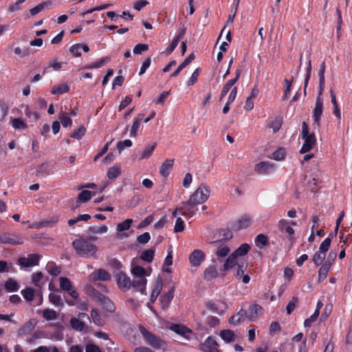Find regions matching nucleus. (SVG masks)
Wrapping results in <instances>:
<instances>
[{"label":"nucleus","instance_id":"f257e3e1","mask_svg":"<svg viewBox=\"0 0 352 352\" xmlns=\"http://www.w3.org/2000/svg\"><path fill=\"white\" fill-rule=\"evenodd\" d=\"M138 329L145 343L151 348L155 350H161L163 352L169 349L168 342L160 336L149 331L142 324L138 326Z\"/></svg>","mask_w":352,"mask_h":352},{"label":"nucleus","instance_id":"f03ea898","mask_svg":"<svg viewBox=\"0 0 352 352\" xmlns=\"http://www.w3.org/2000/svg\"><path fill=\"white\" fill-rule=\"evenodd\" d=\"M72 245L76 253L81 257H91L98 251V248L96 245L83 238L75 239L72 242Z\"/></svg>","mask_w":352,"mask_h":352},{"label":"nucleus","instance_id":"7ed1b4c3","mask_svg":"<svg viewBox=\"0 0 352 352\" xmlns=\"http://www.w3.org/2000/svg\"><path fill=\"white\" fill-rule=\"evenodd\" d=\"M210 189L207 185L201 184L188 199L189 204L197 206L206 201L210 196Z\"/></svg>","mask_w":352,"mask_h":352},{"label":"nucleus","instance_id":"20e7f679","mask_svg":"<svg viewBox=\"0 0 352 352\" xmlns=\"http://www.w3.org/2000/svg\"><path fill=\"white\" fill-rule=\"evenodd\" d=\"M24 242L23 238L14 233L4 232L0 235V243L11 245H21Z\"/></svg>","mask_w":352,"mask_h":352},{"label":"nucleus","instance_id":"39448f33","mask_svg":"<svg viewBox=\"0 0 352 352\" xmlns=\"http://www.w3.org/2000/svg\"><path fill=\"white\" fill-rule=\"evenodd\" d=\"M252 221V217L250 215L243 214L237 220L231 223L230 229L234 231L246 229L251 225Z\"/></svg>","mask_w":352,"mask_h":352},{"label":"nucleus","instance_id":"423d86ee","mask_svg":"<svg viewBox=\"0 0 352 352\" xmlns=\"http://www.w3.org/2000/svg\"><path fill=\"white\" fill-rule=\"evenodd\" d=\"M248 268V263L246 261H242L237 264L236 268L234 273L235 278L238 280L241 279L244 284H248L250 280V276L248 274H245V272Z\"/></svg>","mask_w":352,"mask_h":352},{"label":"nucleus","instance_id":"0eeeda50","mask_svg":"<svg viewBox=\"0 0 352 352\" xmlns=\"http://www.w3.org/2000/svg\"><path fill=\"white\" fill-rule=\"evenodd\" d=\"M323 112V99L322 95L318 94L316 98L315 107L313 111V119L314 124L318 127L320 126V118Z\"/></svg>","mask_w":352,"mask_h":352},{"label":"nucleus","instance_id":"6e6552de","mask_svg":"<svg viewBox=\"0 0 352 352\" xmlns=\"http://www.w3.org/2000/svg\"><path fill=\"white\" fill-rule=\"evenodd\" d=\"M41 255L38 254H30L28 257H20L18 260V263L22 267H29L38 265Z\"/></svg>","mask_w":352,"mask_h":352},{"label":"nucleus","instance_id":"1a4fd4ad","mask_svg":"<svg viewBox=\"0 0 352 352\" xmlns=\"http://www.w3.org/2000/svg\"><path fill=\"white\" fill-rule=\"evenodd\" d=\"M179 209H180V214L182 216L187 218H191L195 215L198 208L192 204H189L188 200L186 201L181 202L179 205Z\"/></svg>","mask_w":352,"mask_h":352},{"label":"nucleus","instance_id":"9d476101","mask_svg":"<svg viewBox=\"0 0 352 352\" xmlns=\"http://www.w3.org/2000/svg\"><path fill=\"white\" fill-rule=\"evenodd\" d=\"M116 281L118 287L123 292L128 291L131 286L130 278L122 272H119L116 274Z\"/></svg>","mask_w":352,"mask_h":352},{"label":"nucleus","instance_id":"9b49d317","mask_svg":"<svg viewBox=\"0 0 352 352\" xmlns=\"http://www.w3.org/2000/svg\"><path fill=\"white\" fill-rule=\"evenodd\" d=\"M274 170V164L270 162H261L254 166V170L258 175H269Z\"/></svg>","mask_w":352,"mask_h":352},{"label":"nucleus","instance_id":"f8f14e48","mask_svg":"<svg viewBox=\"0 0 352 352\" xmlns=\"http://www.w3.org/2000/svg\"><path fill=\"white\" fill-rule=\"evenodd\" d=\"M302 139L304 140L305 144H307L312 147L316 142V138L314 133H309L308 125L305 122L302 123Z\"/></svg>","mask_w":352,"mask_h":352},{"label":"nucleus","instance_id":"ddd939ff","mask_svg":"<svg viewBox=\"0 0 352 352\" xmlns=\"http://www.w3.org/2000/svg\"><path fill=\"white\" fill-rule=\"evenodd\" d=\"M278 227L280 231H285L286 234L289 235L288 240L294 242V237L292 236L294 234V230L289 226V222L286 219H280L278 223Z\"/></svg>","mask_w":352,"mask_h":352},{"label":"nucleus","instance_id":"4468645a","mask_svg":"<svg viewBox=\"0 0 352 352\" xmlns=\"http://www.w3.org/2000/svg\"><path fill=\"white\" fill-rule=\"evenodd\" d=\"M205 259L204 253L199 250H195L189 256V260L192 266L198 267Z\"/></svg>","mask_w":352,"mask_h":352},{"label":"nucleus","instance_id":"2eb2a0df","mask_svg":"<svg viewBox=\"0 0 352 352\" xmlns=\"http://www.w3.org/2000/svg\"><path fill=\"white\" fill-rule=\"evenodd\" d=\"M90 280L92 282H96L97 280H109L111 279V275L109 272H107L104 269H99L94 271L90 274Z\"/></svg>","mask_w":352,"mask_h":352},{"label":"nucleus","instance_id":"dca6fc26","mask_svg":"<svg viewBox=\"0 0 352 352\" xmlns=\"http://www.w3.org/2000/svg\"><path fill=\"white\" fill-rule=\"evenodd\" d=\"M218 346L217 342L212 337L207 338L204 343L201 344V349L204 352H221Z\"/></svg>","mask_w":352,"mask_h":352},{"label":"nucleus","instance_id":"f3484780","mask_svg":"<svg viewBox=\"0 0 352 352\" xmlns=\"http://www.w3.org/2000/svg\"><path fill=\"white\" fill-rule=\"evenodd\" d=\"M174 293L175 287L172 286L166 293H165L160 297L161 307L164 310L169 307L174 297Z\"/></svg>","mask_w":352,"mask_h":352},{"label":"nucleus","instance_id":"a211bd4d","mask_svg":"<svg viewBox=\"0 0 352 352\" xmlns=\"http://www.w3.org/2000/svg\"><path fill=\"white\" fill-rule=\"evenodd\" d=\"M98 298L100 305L104 309L110 313H112L115 311L116 307L113 302L109 298L106 297L102 294L98 293Z\"/></svg>","mask_w":352,"mask_h":352},{"label":"nucleus","instance_id":"6ab92c4d","mask_svg":"<svg viewBox=\"0 0 352 352\" xmlns=\"http://www.w3.org/2000/svg\"><path fill=\"white\" fill-rule=\"evenodd\" d=\"M146 278L141 277H134L133 281H131V286L141 294H144L146 292Z\"/></svg>","mask_w":352,"mask_h":352},{"label":"nucleus","instance_id":"aec40b11","mask_svg":"<svg viewBox=\"0 0 352 352\" xmlns=\"http://www.w3.org/2000/svg\"><path fill=\"white\" fill-rule=\"evenodd\" d=\"M219 235L221 237L219 240H217L211 242L214 245H221L222 243H225L228 240H230L232 237V233L230 229L221 228L219 230Z\"/></svg>","mask_w":352,"mask_h":352},{"label":"nucleus","instance_id":"412c9836","mask_svg":"<svg viewBox=\"0 0 352 352\" xmlns=\"http://www.w3.org/2000/svg\"><path fill=\"white\" fill-rule=\"evenodd\" d=\"M174 164L173 159H168L165 160L160 168V173L164 177H166L169 175L170 172L172 171L173 166Z\"/></svg>","mask_w":352,"mask_h":352},{"label":"nucleus","instance_id":"4be33fe9","mask_svg":"<svg viewBox=\"0 0 352 352\" xmlns=\"http://www.w3.org/2000/svg\"><path fill=\"white\" fill-rule=\"evenodd\" d=\"M163 287V283L162 280L161 278H157L155 281L151 294L150 296V301L151 302L153 303L157 298L158 297L159 294H160Z\"/></svg>","mask_w":352,"mask_h":352},{"label":"nucleus","instance_id":"5701e85b","mask_svg":"<svg viewBox=\"0 0 352 352\" xmlns=\"http://www.w3.org/2000/svg\"><path fill=\"white\" fill-rule=\"evenodd\" d=\"M144 114L140 113L136 116L134 120L133 124L130 130V136L131 138H135L137 136L138 131L140 127L142 121L144 119Z\"/></svg>","mask_w":352,"mask_h":352},{"label":"nucleus","instance_id":"b1692460","mask_svg":"<svg viewBox=\"0 0 352 352\" xmlns=\"http://www.w3.org/2000/svg\"><path fill=\"white\" fill-rule=\"evenodd\" d=\"M246 316L247 311L243 309H241L236 314L229 318V323L233 325H237L244 321V318Z\"/></svg>","mask_w":352,"mask_h":352},{"label":"nucleus","instance_id":"393cba45","mask_svg":"<svg viewBox=\"0 0 352 352\" xmlns=\"http://www.w3.org/2000/svg\"><path fill=\"white\" fill-rule=\"evenodd\" d=\"M263 307L258 304H254L249 308V314L247 317L251 321H254L258 318V315L262 314Z\"/></svg>","mask_w":352,"mask_h":352},{"label":"nucleus","instance_id":"a878e982","mask_svg":"<svg viewBox=\"0 0 352 352\" xmlns=\"http://www.w3.org/2000/svg\"><path fill=\"white\" fill-rule=\"evenodd\" d=\"M43 278L44 275L41 272L33 273L32 275V283L36 287L41 289L44 283L48 280V278H46L45 280L42 282Z\"/></svg>","mask_w":352,"mask_h":352},{"label":"nucleus","instance_id":"bb28decb","mask_svg":"<svg viewBox=\"0 0 352 352\" xmlns=\"http://www.w3.org/2000/svg\"><path fill=\"white\" fill-rule=\"evenodd\" d=\"M195 56L193 53H191L185 60L178 66L176 70L171 74V77H176L179 75L180 72L188 65L194 59Z\"/></svg>","mask_w":352,"mask_h":352},{"label":"nucleus","instance_id":"cd10ccee","mask_svg":"<svg viewBox=\"0 0 352 352\" xmlns=\"http://www.w3.org/2000/svg\"><path fill=\"white\" fill-rule=\"evenodd\" d=\"M237 257L235 256L232 253L228 256V258L226 259L225 263L223 265V271H229L230 270L234 268L235 266H237L236 261Z\"/></svg>","mask_w":352,"mask_h":352},{"label":"nucleus","instance_id":"c85d7f7f","mask_svg":"<svg viewBox=\"0 0 352 352\" xmlns=\"http://www.w3.org/2000/svg\"><path fill=\"white\" fill-rule=\"evenodd\" d=\"M214 246L217 248L215 254L218 259L227 256L230 252V248L225 245V243H222L221 245Z\"/></svg>","mask_w":352,"mask_h":352},{"label":"nucleus","instance_id":"c756f323","mask_svg":"<svg viewBox=\"0 0 352 352\" xmlns=\"http://www.w3.org/2000/svg\"><path fill=\"white\" fill-rule=\"evenodd\" d=\"M250 249L251 247L248 243H242L232 252V254L236 257L243 256L246 255Z\"/></svg>","mask_w":352,"mask_h":352},{"label":"nucleus","instance_id":"7c9ffc66","mask_svg":"<svg viewBox=\"0 0 352 352\" xmlns=\"http://www.w3.org/2000/svg\"><path fill=\"white\" fill-rule=\"evenodd\" d=\"M47 272L52 276H58L60 274V267L57 266L55 262L49 261L45 267Z\"/></svg>","mask_w":352,"mask_h":352},{"label":"nucleus","instance_id":"2f4dec72","mask_svg":"<svg viewBox=\"0 0 352 352\" xmlns=\"http://www.w3.org/2000/svg\"><path fill=\"white\" fill-rule=\"evenodd\" d=\"M170 329L173 331L174 332L177 333V334L184 336L187 333H190L191 331L190 329L186 327L184 325L179 324H172L170 327Z\"/></svg>","mask_w":352,"mask_h":352},{"label":"nucleus","instance_id":"473e14b6","mask_svg":"<svg viewBox=\"0 0 352 352\" xmlns=\"http://www.w3.org/2000/svg\"><path fill=\"white\" fill-rule=\"evenodd\" d=\"M69 87L66 83H62L58 86H54L51 90V94L54 95L63 94L69 92Z\"/></svg>","mask_w":352,"mask_h":352},{"label":"nucleus","instance_id":"72a5a7b5","mask_svg":"<svg viewBox=\"0 0 352 352\" xmlns=\"http://www.w3.org/2000/svg\"><path fill=\"white\" fill-rule=\"evenodd\" d=\"M21 294L27 302H32L36 295V290L32 287H26L21 290Z\"/></svg>","mask_w":352,"mask_h":352},{"label":"nucleus","instance_id":"f704fd0d","mask_svg":"<svg viewBox=\"0 0 352 352\" xmlns=\"http://www.w3.org/2000/svg\"><path fill=\"white\" fill-rule=\"evenodd\" d=\"M255 244L257 247H262V246H269L270 242L268 237L263 234H258L254 239Z\"/></svg>","mask_w":352,"mask_h":352},{"label":"nucleus","instance_id":"c9c22d12","mask_svg":"<svg viewBox=\"0 0 352 352\" xmlns=\"http://www.w3.org/2000/svg\"><path fill=\"white\" fill-rule=\"evenodd\" d=\"M49 300L56 307H62L64 305L60 295L56 293H50L49 294Z\"/></svg>","mask_w":352,"mask_h":352},{"label":"nucleus","instance_id":"e433bc0d","mask_svg":"<svg viewBox=\"0 0 352 352\" xmlns=\"http://www.w3.org/2000/svg\"><path fill=\"white\" fill-rule=\"evenodd\" d=\"M217 276L218 272L214 267H210L207 268L204 273V278L208 281L215 278Z\"/></svg>","mask_w":352,"mask_h":352},{"label":"nucleus","instance_id":"4c0bfd02","mask_svg":"<svg viewBox=\"0 0 352 352\" xmlns=\"http://www.w3.org/2000/svg\"><path fill=\"white\" fill-rule=\"evenodd\" d=\"M5 289L7 292H14L19 290V285L16 280L9 278L5 283Z\"/></svg>","mask_w":352,"mask_h":352},{"label":"nucleus","instance_id":"58836bf2","mask_svg":"<svg viewBox=\"0 0 352 352\" xmlns=\"http://www.w3.org/2000/svg\"><path fill=\"white\" fill-rule=\"evenodd\" d=\"M70 325L73 329L77 331H82L85 327V324H83L81 320L75 317L71 318Z\"/></svg>","mask_w":352,"mask_h":352},{"label":"nucleus","instance_id":"ea45409f","mask_svg":"<svg viewBox=\"0 0 352 352\" xmlns=\"http://www.w3.org/2000/svg\"><path fill=\"white\" fill-rule=\"evenodd\" d=\"M155 255V250L148 249L144 250L140 254V258L146 262L151 263Z\"/></svg>","mask_w":352,"mask_h":352},{"label":"nucleus","instance_id":"a19ab883","mask_svg":"<svg viewBox=\"0 0 352 352\" xmlns=\"http://www.w3.org/2000/svg\"><path fill=\"white\" fill-rule=\"evenodd\" d=\"M220 336L226 342H231L234 340V333L229 329L221 331Z\"/></svg>","mask_w":352,"mask_h":352},{"label":"nucleus","instance_id":"79ce46f5","mask_svg":"<svg viewBox=\"0 0 352 352\" xmlns=\"http://www.w3.org/2000/svg\"><path fill=\"white\" fill-rule=\"evenodd\" d=\"M51 5V2H43L30 10L31 16H34Z\"/></svg>","mask_w":352,"mask_h":352},{"label":"nucleus","instance_id":"37998d69","mask_svg":"<svg viewBox=\"0 0 352 352\" xmlns=\"http://www.w3.org/2000/svg\"><path fill=\"white\" fill-rule=\"evenodd\" d=\"M110 60L109 56L102 58L97 61L85 67L86 69H96L102 67L106 63Z\"/></svg>","mask_w":352,"mask_h":352},{"label":"nucleus","instance_id":"c03bdc74","mask_svg":"<svg viewBox=\"0 0 352 352\" xmlns=\"http://www.w3.org/2000/svg\"><path fill=\"white\" fill-rule=\"evenodd\" d=\"M36 172L38 176L46 177L50 175V170L47 164L43 163L37 166Z\"/></svg>","mask_w":352,"mask_h":352},{"label":"nucleus","instance_id":"a18cd8bd","mask_svg":"<svg viewBox=\"0 0 352 352\" xmlns=\"http://www.w3.org/2000/svg\"><path fill=\"white\" fill-rule=\"evenodd\" d=\"M156 146H157L156 143H154L152 145H150V144L146 145L144 151H142V153L140 159V160L148 159L152 155V153L154 151Z\"/></svg>","mask_w":352,"mask_h":352},{"label":"nucleus","instance_id":"49530a36","mask_svg":"<svg viewBox=\"0 0 352 352\" xmlns=\"http://www.w3.org/2000/svg\"><path fill=\"white\" fill-rule=\"evenodd\" d=\"M12 126L15 129L23 130L28 128L27 124L21 118H14L11 120Z\"/></svg>","mask_w":352,"mask_h":352},{"label":"nucleus","instance_id":"de8ad7c7","mask_svg":"<svg viewBox=\"0 0 352 352\" xmlns=\"http://www.w3.org/2000/svg\"><path fill=\"white\" fill-rule=\"evenodd\" d=\"M121 174V169L117 166H113L108 169L107 177L111 180H114Z\"/></svg>","mask_w":352,"mask_h":352},{"label":"nucleus","instance_id":"09e8293b","mask_svg":"<svg viewBox=\"0 0 352 352\" xmlns=\"http://www.w3.org/2000/svg\"><path fill=\"white\" fill-rule=\"evenodd\" d=\"M60 287L62 290L65 292H69L72 287L70 280L67 277L60 278Z\"/></svg>","mask_w":352,"mask_h":352},{"label":"nucleus","instance_id":"8fccbe9b","mask_svg":"<svg viewBox=\"0 0 352 352\" xmlns=\"http://www.w3.org/2000/svg\"><path fill=\"white\" fill-rule=\"evenodd\" d=\"M58 315L53 309H46L43 310V317L47 320H54L58 318Z\"/></svg>","mask_w":352,"mask_h":352},{"label":"nucleus","instance_id":"3c124183","mask_svg":"<svg viewBox=\"0 0 352 352\" xmlns=\"http://www.w3.org/2000/svg\"><path fill=\"white\" fill-rule=\"evenodd\" d=\"M132 223H133L132 219H127L123 221L122 222L118 223L117 225L116 230L118 232H123L125 230H128L130 228Z\"/></svg>","mask_w":352,"mask_h":352},{"label":"nucleus","instance_id":"603ef678","mask_svg":"<svg viewBox=\"0 0 352 352\" xmlns=\"http://www.w3.org/2000/svg\"><path fill=\"white\" fill-rule=\"evenodd\" d=\"M330 267L323 264L318 270V282L323 281L327 276Z\"/></svg>","mask_w":352,"mask_h":352},{"label":"nucleus","instance_id":"864d4df0","mask_svg":"<svg viewBox=\"0 0 352 352\" xmlns=\"http://www.w3.org/2000/svg\"><path fill=\"white\" fill-rule=\"evenodd\" d=\"M85 133L86 129L85 126H81L78 129L74 130L70 135V137L74 139L80 140L85 135Z\"/></svg>","mask_w":352,"mask_h":352},{"label":"nucleus","instance_id":"5fc2aeb1","mask_svg":"<svg viewBox=\"0 0 352 352\" xmlns=\"http://www.w3.org/2000/svg\"><path fill=\"white\" fill-rule=\"evenodd\" d=\"M108 230L107 226L103 225L100 227L98 226H90L88 228V232L93 234H103L106 233Z\"/></svg>","mask_w":352,"mask_h":352},{"label":"nucleus","instance_id":"6e6d98bb","mask_svg":"<svg viewBox=\"0 0 352 352\" xmlns=\"http://www.w3.org/2000/svg\"><path fill=\"white\" fill-rule=\"evenodd\" d=\"M326 256V254L320 252V251L316 252L313 256V261L316 266H318L322 263Z\"/></svg>","mask_w":352,"mask_h":352},{"label":"nucleus","instance_id":"4d7b16f0","mask_svg":"<svg viewBox=\"0 0 352 352\" xmlns=\"http://www.w3.org/2000/svg\"><path fill=\"white\" fill-rule=\"evenodd\" d=\"M235 83H236V80H228V82L226 83V85L222 88V90L221 92V96H220L221 99H222L227 95V94L228 93V91H230L231 87Z\"/></svg>","mask_w":352,"mask_h":352},{"label":"nucleus","instance_id":"13d9d810","mask_svg":"<svg viewBox=\"0 0 352 352\" xmlns=\"http://www.w3.org/2000/svg\"><path fill=\"white\" fill-rule=\"evenodd\" d=\"M324 72L325 71L320 69L318 71V76H319V95H322L324 84H325V78H324Z\"/></svg>","mask_w":352,"mask_h":352},{"label":"nucleus","instance_id":"bf43d9fd","mask_svg":"<svg viewBox=\"0 0 352 352\" xmlns=\"http://www.w3.org/2000/svg\"><path fill=\"white\" fill-rule=\"evenodd\" d=\"M91 316L93 320V322L99 326L103 324V321L100 317L99 311L97 309H92L91 311Z\"/></svg>","mask_w":352,"mask_h":352},{"label":"nucleus","instance_id":"052dcab7","mask_svg":"<svg viewBox=\"0 0 352 352\" xmlns=\"http://www.w3.org/2000/svg\"><path fill=\"white\" fill-rule=\"evenodd\" d=\"M92 197V193L91 191L88 190H84L82 192H80L78 194V201H82L86 202L88 201Z\"/></svg>","mask_w":352,"mask_h":352},{"label":"nucleus","instance_id":"680f3d73","mask_svg":"<svg viewBox=\"0 0 352 352\" xmlns=\"http://www.w3.org/2000/svg\"><path fill=\"white\" fill-rule=\"evenodd\" d=\"M131 272H132V274H133L134 277L145 278L146 270L142 266L137 265V266L134 267L132 269Z\"/></svg>","mask_w":352,"mask_h":352},{"label":"nucleus","instance_id":"e2e57ef3","mask_svg":"<svg viewBox=\"0 0 352 352\" xmlns=\"http://www.w3.org/2000/svg\"><path fill=\"white\" fill-rule=\"evenodd\" d=\"M59 120L63 127H67L71 126L72 124V119L67 116L66 113H62L60 114Z\"/></svg>","mask_w":352,"mask_h":352},{"label":"nucleus","instance_id":"0e129e2a","mask_svg":"<svg viewBox=\"0 0 352 352\" xmlns=\"http://www.w3.org/2000/svg\"><path fill=\"white\" fill-rule=\"evenodd\" d=\"M331 243V239L329 236L326 238L320 245L319 250L320 252L325 253L329 250Z\"/></svg>","mask_w":352,"mask_h":352},{"label":"nucleus","instance_id":"69168bd1","mask_svg":"<svg viewBox=\"0 0 352 352\" xmlns=\"http://www.w3.org/2000/svg\"><path fill=\"white\" fill-rule=\"evenodd\" d=\"M285 157V149L280 148L273 152L272 153V159L276 160V161H280L283 160Z\"/></svg>","mask_w":352,"mask_h":352},{"label":"nucleus","instance_id":"338daca9","mask_svg":"<svg viewBox=\"0 0 352 352\" xmlns=\"http://www.w3.org/2000/svg\"><path fill=\"white\" fill-rule=\"evenodd\" d=\"M293 80H294V78L292 76L290 80L286 78L284 80L285 84V89L284 91V96L283 97V100H286L288 98L289 94H290Z\"/></svg>","mask_w":352,"mask_h":352},{"label":"nucleus","instance_id":"774afa93","mask_svg":"<svg viewBox=\"0 0 352 352\" xmlns=\"http://www.w3.org/2000/svg\"><path fill=\"white\" fill-rule=\"evenodd\" d=\"M148 50V45L147 44L139 43L136 45L133 48L134 54H141L143 52H146Z\"/></svg>","mask_w":352,"mask_h":352}]
</instances>
